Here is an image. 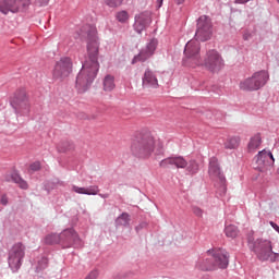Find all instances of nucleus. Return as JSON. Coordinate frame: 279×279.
I'll return each mask as SVG.
<instances>
[{
    "label": "nucleus",
    "instance_id": "nucleus-19",
    "mask_svg": "<svg viewBox=\"0 0 279 279\" xmlns=\"http://www.w3.org/2000/svg\"><path fill=\"white\" fill-rule=\"evenodd\" d=\"M196 269L201 271H217V266H215L213 258H203L196 263Z\"/></svg>",
    "mask_w": 279,
    "mask_h": 279
},
{
    "label": "nucleus",
    "instance_id": "nucleus-7",
    "mask_svg": "<svg viewBox=\"0 0 279 279\" xmlns=\"http://www.w3.org/2000/svg\"><path fill=\"white\" fill-rule=\"evenodd\" d=\"M199 41H197V39L187 41L184 49L185 58L183 59L185 66L195 69V66H199V64H202L199 59Z\"/></svg>",
    "mask_w": 279,
    "mask_h": 279
},
{
    "label": "nucleus",
    "instance_id": "nucleus-35",
    "mask_svg": "<svg viewBox=\"0 0 279 279\" xmlns=\"http://www.w3.org/2000/svg\"><path fill=\"white\" fill-rule=\"evenodd\" d=\"M192 210L196 217H202L204 215V210L197 206H194Z\"/></svg>",
    "mask_w": 279,
    "mask_h": 279
},
{
    "label": "nucleus",
    "instance_id": "nucleus-11",
    "mask_svg": "<svg viewBox=\"0 0 279 279\" xmlns=\"http://www.w3.org/2000/svg\"><path fill=\"white\" fill-rule=\"evenodd\" d=\"M196 40L206 43L213 38V22L210 17L202 15L197 21Z\"/></svg>",
    "mask_w": 279,
    "mask_h": 279
},
{
    "label": "nucleus",
    "instance_id": "nucleus-5",
    "mask_svg": "<svg viewBox=\"0 0 279 279\" xmlns=\"http://www.w3.org/2000/svg\"><path fill=\"white\" fill-rule=\"evenodd\" d=\"M177 167V169H186L189 173L195 174L197 171H199V165L195 159H192L190 161H186L184 157L177 156V157H168L160 161V167L162 169H169V167L173 166Z\"/></svg>",
    "mask_w": 279,
    "mask_h": 279
},
{
    "label": "nucleus",
    "instance_id": "nucleus-27",
    "mask_svg": "<svg viewBox=\"0 0 279 279\" xmlns=\"http://www.w3.org/2000/svg\"><path fill=\"white\" fill-rule=\"evenodd\" d=\"M45 245H60V233L47 234L44 239Z\"/></svg>",
    "mask_w": 279,
    "mask_h": 279
},
{
    "label": "nucleus",
    "instance_id": "nucleus-43",
    "mask_svg": "<svg viewBox=\"0 0 279 279\" xmlns=\"http://www.w3.org/2000/svg\"><path fill=\"white\" fill-rule=\"evenodd\" d=\"M100 197H102L104 199H107L108 194H100Z\"/></svg>",
    "mask_w": 279,
    "mask_h": 279
},
{
    "label": "nucleus",
    "instance_id": "nucleus-40",
    "mask_svg": "<svg viewBox=\"0 0 279 279\" xmlns=\"http://www.w3.org/2000/svg\"><path fill=\"white\" fill-rule=\"evenodd\" d=\"M174 1H175V3H177L178 5H182V3H184L185 0H174Z\"/></svg>",
    "mask_w": 279,
    "mask_h": 279
},
{
    "label": "nucleus",
    "instance_id": "nucleus-6",
    "mask_svg": "<svg viewBox=\"0 0 279 279\" xmlns=\"http://www.w3.org/2000/svg\"><path fill=\"white\" fill-rule=\"evenodd\" d=\"M60 234V246L62 250H69L71 247H74V250H81V247H84V241H82V238H80V234L75 229L68 228L64 229Z\"/></svg>",
    "mask_w": 279,
    "mask_h": 279
},
{
    "label": "nucleus",
    "instance_id": "nucleus-25",
    "mask_svg": "<svg viewBox=\"0 0 279 279\" xmlns=\"http://www.w3.org/2000/svg\"><path fill=\"white\" fill-rule=\"evenodd\" d=\"M209 175H221V168L219 167V160L216 157L209 159Z\"/></svg>",
    "mask_w": 279,
    "mask_h": 279
},
{
    "label": "nucleus",
    "instance_id": "nucleus-24",
    "mask_svg": "<svg viewBox=\"0 0 279 279\" xmlns=\"http://www.w3.org/2000/svg\"><path fill=\"white\" fill-rule=\"evenodd\" d=\"M239 145H241V137L239 136H230L223 143L225 149H239Z\"/></svg>",
    "mask_w": 279,
    "mask_h": 279
},
{
    "label": "nucleus",
    "instance_id": "nucleus-45",
    "mask_svg": "<svg viewBox=\"0 0 279 279\" xmlns=\"http://www.w3.org/2000/svg\"><path fill=\"white\" fill-rule=\"evenodd\" d=\"M277 173L279 174V168H278V170H277Z\"/></svg>",
    "mask_w": 279,
    "mask_h": 279
},
{
    "label": "nucleus",
    "instance_id": "nucleus-15",
    "mask_svg": "<svg viewBox=\"0 0 279 279\" xmlns=\"http://www.w3.org/2000/svg\"><path fill=\"white\" fill-rule=\"evenodd\" d=\"M207 254H211L216 269H228V265H230V253L226 248L208 250Z\"/></svg>",
    "mask_w": 279,
    "mask_h": 279
},
{
    "label": "nucleus",
    "instance_id": "nucleus-29",
    "mask_svg": "<svg viewBox=\"0 0 279 279\" xmlns=\"http://www.w3.org/2000/svg\"><path fill=\"white\" fill-rule=\"evenodd\" d=\"M47 267H49V258L47 257H41L38 262H37V266H36V274H40V271H45V269H47Z\"/></svg>",
    "mask_w": 279,
    "mask_h": 279
},
{
    "label": "nucleus",
    "instance_id": "nucleus-3",
    "mask_svg": "<svg viewBox=\"0 0 279 279\" xmlns=\"http://www.w3.org/2000/svg\"><path fill=\"white\" fill-rule=\"evenodd\" d=\"M158 140H156L149 133H138L132 140L131 143V154L135 158H141L143 160L149 158L151 154L156 150V145H158Z\"/></svg>",
    "mask_w": 279,
    "mask_h": 279
},
{
    "label": "nucleus",
    "instance_id": "nucleus-14",
    "mask_svg": "<svg viewBox=\"0 0 279 279\" xmlns=\"http://www.w3.org/2000/svg\"><path fill=\"white\" fill-rule=\"evenodd\" d=\"M255 158L256 161L254 163V169L259 171V173H265L267 168L271 167V165L276 162V159H274V154L267 149L260 150Z\"/></svg>",
    "mask_w": 279,
    "mask_h": 279
},
{
    "label": "nucleus",
    "instance_id": "nucleus-20",
    "mask_svg": "<svg viewBox=\"0 0 279 279\" xmlns=\"http://www.w3.org/2000/svg\"><path fill=\"white\" fill-rule=\"evenodd\" d=\"M263 144V137L260 136V133H256L253 135L247 144V151L248 154H255V151L260 147Z\"/></svg>",
    "mask_w": 279,
    "mask_h": 279
},
{
    "label": "nucleus",
    "instance_id": "nucleus-28",
    "mask_svg": "<svg viewBox=\"0 0 279 279\" xmlns=\"http://www.w3.org/2000/svg\"><path fill=\"white\" fill-rule=\"evenodd\" d=\"M225 234L228 239H236L239 236V227L229 225L225 228Z\"/></svg>",
    "mask_w": 279,
    "mask_h": 279
},
{
    "label": "nucleus",
    "instance_id": "nucleus-31",
    "mask_svg": "<svg viewBox=\"0 0 279 279\" xmlns=\"http://www.w3.org/2000/svg\"><path fill=\"white\" fill-rule=\"evenodd\" d=\"M43 169V163L40 161H34L28 167V173H36V171H40Z\"/></svg>",
    "mask_w": 279,
    "mask_h": 279
},
{
    "label": "nucleus",
    "instance_id": "nucleus-42",
    "mask_svg": "<svg viewBox=\"0 0 279 279\" xmlns=\"http://www.w3.org/2000/svg\"><path fill=\"white\" fill-rule=\"evenodd\" d=\"M162 1H163V0H157V5H158V8H162Z\"/></svg>",
    "mask_w": 279,
    "mask_h": 279
},
{
    "label": "nucleus",
    "instance_id": "nucleus-10",
    "mask_svg": "<svg viewBox=\"0 0 279 279\" xmlns=\"http://www.w3.org/2000/svg\"><path fill=\"white\" fill-rule=\"evenodd\" d=\"M11 106L14 108L16 114H29L32 105L29 104L27 93L24 89L16 92L11 100Z\"/></svg>",
    "mask_w": 279,
    "mask_h": 279
},
{
    "label": "nucleus",
    "instance_id": "nucleus-36",
    "mask_svg": "<svg viewBox=\"0 0 279 279\" xmlns=\"http://www.w3.org/2000/svg\"><path fill=\"white\" fill-rule=\"evenodd\" d=\"M99 272L97 270H92L85 279H97Z\"/></svg>",
    "mask_w": 279,
    "mask_h": 279
},
{
    "label": "nucleus",
    "instance_id": "nucleus-30",
    "mask_svg": "<svg viewBox=\"0 0 279 279\" xmlns=\"http://www.w3.org/2000/svg\"><path fill=\"white\" fill-rule=\"evenodd\" d=\"M116 19L119 23H128V21H130V14L128 11H119L116 14Z\"/></svg>",
    "mask_w": 279,
    "mask_h": 279
},
{
    "label": "nucleus",
    "instance_id": "nucleus-39",
    "mask_svg": "<svg viewBox=\"0 0 279 279\" xmlns=\"http://www.w3.org/2000/svg\"><path fill=\"white\" fill-rule=\"evenodd\" d=\"M250 0H235V3H247Z\"/></svg>",
    "mask_w": 279,
    "mask_h": 279
},
{
    "label": "nucleus",
    "instance_id": "nucleus-9",
    "mask_svg": "<svg viewBox=\"0 0 279 279\" xmlns=\"http://www.w3.org/2000/svg\"><path fill=\"white\" fill-rule=\"evenodd\" d=\"M31 4L32 0H0V12L4 15L10 14V12L19 14V12L29 8Z\"/></svg>",
    "mask_w": 279,
    "mask_h": 279
},
{
    "label": "nucleus",
    "instance_id": "nucleus-23",
    "mask_svg": "<svg viewBox=\"0 0 279 279\" xmlns=\"http://www.w3.org/2000/svg\"><path fill=\"white\" fill-rule=\"evenodd\" d=\"M4 180L5 182H14V184H17L23 191H27V189H29V184H27V181H25L21 175H9L5 177Z\"/></svg>",
    "mask_w": 279,
    "mask_h": 279
},
{
    "label": "nucleus",
    "instance_id": "nucleus-44",
    "mask_svg": "<svg viewBox=\"0 0 279 279\" xmlns=\"http://www.w3.org/2000/svg\"><path fill=\"white\" fill-rule=\"evenodd\" d=\"M59 151H66V148L59 147Z\"/></svg>",
    "mask_w": 279,
    "mask_h": 279
},
{
    "label": "nucleus",
    "instance_id": "nucleus-2",
    "mask_svg": "<svg viewBox=\"0 0 279 279\" xmlns=\"http://www.w3.org/2000/svg\"><path fill=\"white\" fill-rule=\"evenodd\" d=\"M246 243L250 252L255 254L260 263H279V253L274 252L271 240L254 239V231H248L246 233Z\"/></svg>",
    "mask_w": 279,
    "mask_h": 279
},
{
    "label": "nucleus",
    "instance_id": "nucleus-13",
    "mask_svg": "<svg viewBox=\"0 0 279 279\" xmlns=\"http://www.w3.org/2000/svg\"><path fill=\"white\" fill-rule=\"evenodd\" d=\"M73 71V62L71 58H61L54 65L53 78L54 80H66Z\"/></svg>",
    "mask_w": 279,
    "mask_h": 279
},
{
    "label": "nucleus",
    "instance_id": "nucleus-21",
    "mask_svg": "<svg viewBox=\"0 0 279 279\" xmlns=\"http://www.w3.org/2000/svg\"><path fill=\"white\" fill-rule=\"evenodd\" d=\"M72 191L78 195H97L99 193V186L90 185L89 187H80L77 185H73Z\"/></svg>",
    "mask_w": 279,
    "mask_h": 279
},
{
    "label": "nucleus",
    "instance_id": "nucleus-34",
    "mask_svg": "<svg viewBox=\"0 0 279 279\" xmlns=\"http://www.w3.org/2000/svg\"><path fill=\"white\" fill-rule=\"evenodd\" d=\"M147 222L146 221H143V222H140L136 227H135V232H141V230H145L147 229Z\"/></svg>",
    "mask_w": 279,
    "mask_h": 279
},
{
    "label": "nucleus",
    "instance_id": "nucleus-41",
    "mask_svg": "<svg viewBox=\"0 0 279 279\" xmlns=\"http://www.w3.org/2000/svg\"><path fill=\"white\" fill-rule=\"evenodd\" d=\"M41 5H47L49 3V0H40Z\"/></svg>",
    "mask_w": 279,
    "mask_h": 279
},
{
    "label": "nucleus",
    "instance_id": "nucleus-17",
    "mask_svg": "<svg viewBox=\"0 0 279 279\" xmlns=\"http://www.w3.org/2000/svg\"><path fill=\"white\" fill-rule=\"evenodd\" d=\"M158 47V40H150L145 48L141 50V52L134 58L133 62H145V60H149L156 48Z\"/></svg>",
    "mask_w": 279,
    "mask_h": 279
},
{
    "label": "nucleus",
    "instance_id": "nucleus-4",
    "mask_svg": "<svg viewBox=\"0 0 279 279\" xmlns=\"http://www.w3.org/2000/svg\"><path fill=\"white\" fill-rule=\"evenodd\" d=\"M27 247L23 242H15L11 250L8 252V265L12 274H17L19 269L23 267V260L25 259V252Z\"/></svg>",
    "mask_w": 279,
    "mask_h": 279
},
{
    "label": "nucleus",
    "instance_id": "nucleus-37",
    "mask_svg": "<svg viewBox=\"0 0 279 279\" xmlns=\"http://www.w3.org/2000/svg\"><path fill=\"white\" fill-rule=\"evenodd\" d=\"M8 202H9L8 194H3L0 198V204H2V206H8Z\"/></svg>",
    "mask_w": 279,
    "mask_h": 279
},
{
    "label": "nucleus",
    "instance_id": "nucleus-1",
    "mask_svg": "<svg viewBox=\"0 0 279 279\" xmlns=\"http://www.w3.org/2000/svg\"><path fill=\"white\" fill-rule=\"evenodd\" d=\"M87 57L76 76V86L84 89L88 88L92 82H95V77L99 73V38L97 37V28L94 26H90L87 32Z\"/></svg>",
    "mask_w": 279,
    "mask_h": 279
},
{
    "label": "nucleus",
    "instance_id": "nucleus-32",
    "mask_svg": "<svg viewBox=\"0 0 279 279\" xmlns=\"http://www.w3.org/2000/svg\"><path fill=\"white\" fill-rule=\"evenodd\" d=\"M109 8H119L123 3V0H104Z\"/></svg>",
    "mask_w": 279,
    "mask_h": 279
},
{
    "label": "nucleus",
    "instance_id": "nucleus-16",
    "mask_svg": "<svg viewBox=\"0 0 279 279\" xmlns=\"http://www.w3.org/2000/svg\"><path fill=\"white\" fill-rule=\"evenodd\" d=\"M149 23H151V13L143 12L135 15L134 29L137 34H142L149 27Z\"/></svg>",
    "mask_w": 279,
    "mask_h": 279
},
{
    "label": "nucleus",
    "instance_id": "nucleus-26",
    "mask_svg": "<svg viewBox=\"0 0 279 279\" xmlns=\"http://www.w3.org/2000/svg\"><path fill=\"white\" fill-rule=\"evenodd\" d=\"M104 90L107 93H110L111 90H114L116 84H114V76L112 75H106L102 81Z\"/></svg>",
    "mask_w": 279,
    "mask_h": 279
},
{
    "label": "nucleus",
    "instance_id": "nucleus-38",
    "mask_svg": "<svg viewBox=\"0 0 279 279\" xmlns=\"http://www.w3.org/2000/svg\"><path fill=\"white\" fill-rule=\"evenodd\" d=\"M250 0H235V3H247Z\"/></svg>",
    "mask_w": 279,
    "mask_h": 279
},
{
    "label": "nucleus",
    "instance_id": "nucleus-18",
    "mask_svg": "<svg viewBox=\"0 0 279 279\" xmlns=\"http://www.w3.org/2000/svg\"><path fill=\"white\" fill-rule=\"evenodd\" d=\"M142 86L143 88H158L160 85L158 84L156 72L151 69H146L142 77Z\"/></svg>",
    "mask_w": 279,
    "mask_h": 279
},
{
    "label": "nucleus",
    "instance_id": "nucleus-22",
    "mask_svg": "<svg viewBox=\"0 0 279 279\" xmlns=\"http://www.w3.org/2000/svg\"><path fill=\"white\" fill-rule=\"evenodd\" d=\"M130 221H132L130 214L124 211L117 217V219L114 220V225L116 228H130Z\"/></svg>",
    "mask_w": 279,
    "mask_h": 279
},
{
    "label": "nucleus",
    "instance_id": "nucleus-8",
    "mask_svg": "<svg viewBox=\"0 0 279 279\" xmlns=\"http://www.w3.org/2000/svg\"><path fill=\"white\" fill-rule=\"evenodd\" d=\"M269 80V73L267 71L255 72L252 77H248L240 82L241 90H259Z\"/></svg>",
    "mask_w": 279,
    "mask_h": 279
},
{
    "label": "nucleus",
    "instance_id": "nucleus-33",
    "mask_svg": "<svg viewBox=\"0 0 279 279\" xmlns=\"http://www.w3.org/2000/svg\"><path fill=\"white\" fill-rule=\"evenodd\" d=\"M219 178V182L221 184L220 189L222 191V193H226V191H228V187L226 186V177L220 175Z\"/></svg>",
    "mask_w": 279,
    "mask_h": 279
},
{
    "label": "nucleus",
    "instance_id": "nucleus-12",
    "mask_svg": "<svg viewBox=\"0 0 279 279\" xmlns=\"http://www.w3.org/2000/svg\"><path fill=\"white\" fill-rule=\"evenodd\" d=\"M203 64L210 73H218V71L223 69V57L217 50H209L205 56Z\"/></svg>",
    "mask_w": 279,
    "mask_h": 279
}]
</instances>
